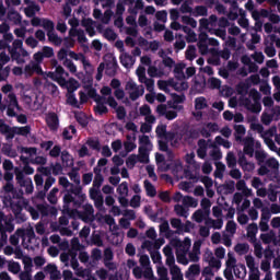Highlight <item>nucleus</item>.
<instances>
[{"label":"nucleus","mask_w":280,"mask_h":280,"mask_svg":"<svg viewBox=\"0 0 280 280\" xmlns=\"http://www.w3.org/2000/svg\"><path fill=\"white\" fill-rule=\"evenodd\" d=\"M156 136L159 137V145L162 152H166L167 150V142H171V145L176 147L178 145V136L167 132V126L159 125L156 127Z\"/></svg>","instance_id":"f257e3e1"},{"label":"nucleus","mask_w":280,"mask_h":280,"mask_svg":"<svg viewBox=\"0 0 280 280\" xmlns=\"http://www.w3.org/2000/svg\"><path fill=\"white\" fill-rule=\"evenodd\" d=\"M11 58L18 62V65H23L25 62V58L30 56V52L24 49L23 40L15 39L13 42V48L10 49Z\"/></svg>","instance_id":"f03ea898"},{"label":"nucleus","mask_w":280,"mask_h":280,"mask_svg":"<svg viewBox=\"0 0 280 280\" xmlns=\"http://www.w3.org/2000/svg\"><path fill=\"white\" fill-rule=\"evenodd\" d=\"M45 78H49L50 80H54V82H57L59 86H67V77H69V73L65 71V68L61 66H58L55 70V72H48L44 74Z\"/></svg>","instance_id":"7ed1b4c3"},{"label":"nucleus","mask_w":280,"mask_h":280,"mask_svg":"<svg viewBox=\"0 0 280 280\" xmlns=\"http://www.w3.org/2000/svg\"><path fill=\"white\" fill-rule=\"evenodd\" d=\"M125 91L130 95L131 100H137L145 93L142 85H138L135 81L129 80L125 85Z\"/></svg>","instance_id":"20e7f679"},{"label":"nucleus","mask_w":280,"mask_h":280,"mask_svg":"<svg viewBox=\"0 0 280 280\" xmlns=\"http://www.w3.org/2000/svg\"><path fill=\"white\" fill-rule=\"evenodd\" d=\"M19 237H22L23 242L25 243V240H34V230L27 229L26 231L18 230L15 234H13L10 237V242L13 246H16L19 244Z\"/></svg>","instance_id":"39448f33"},{"label":"nucleus","mask_w":280,"mask_h":280,"mask_svg":"<svg viewBox=\"0 0 280 280\" xmlns=\"http://www.w3.org/2000/svg\"><path fill=\"white\" fill-rule=\"evenodd\" d=\"M7 115L9 117H14L16 115V110H19V101H16V95L9 93L7 100Z\"/></svg>","instance_id":"423d86ee"},{"label":"nucleus","mask_w":280,"mask_h":280,"mask_svg":"<svg viewBox=\"0 0 280 280\" xmlns=\"http://www.w3.org/2000/svg\"><path fill=\"white\" fill-rule=\"evenodd\" d=\"M158 86L160 91H164L165 93H168L170 86H173L175 91H183L187 89V83H182V86H178L174 83V80H168V81L160 80L158 81Z\"/></svg>","instance_id":"0eeeda50"},{"label":"nucleus","mask_w":280,"mask_h":280,"mask_svg":"<svg viewBox=\"0 0 280 280\" xmlns=\"http://www.w3.org/2000/svg\"><path fill=\"white\" fill-rule=\"evenodd\" d=\"M54 56V48L49 47V46H45L42 51L35 52L33 58L35 60V62H38L40 65V62H43L44 58H52Z\"/></svg>","instance_id":"6e6552de"},{"label":"nucleus","mask_w":280,"mask_h":280,"mask_svg":"<svg viewBox=\"0 0 280 280\" xmlns=\"http://www.w3.org/2000/svg\"><path fill=\"white\" fill-rule=\"evenodd\" d=\"M34 73H37L38 75L43 74V69L40 68L39 62H31L25 66L24 75L26 78H31V75H34Z\"/></svg>","instance_id":"1a4fd4ad"},{"label":"nucleus","mask_w":280,"mask_h":280,"mask_svg":"<svg viewBox=\"0 0 280 280\" xmlns=\"http://www.w3.org/2000/svg\"><path fill=\"white\" fill-rule=\"evenodd\" d=\"M202 108H207V100L205 97H198L195 100V109L196 112L194 115L196 116L197 119H200L202 117Z\"/></svg>","instance_id":"9d476101"},{"label":"nucleus","mask_w":280,"mask_h":280,"mask_svg":"<svg viewBox=\"0 0 280 280\" xmlns=\"http://www.w3.org/2000/svg\"><path fill=\"white\" fill-rule=\"evenodd\" d=\"M140 115L145 117L147 124H154V121H156V118L154 117V115H152V109L148 105H143L140 107Z\"/></svg>","instance_id":"9b49d317"},{"label":"nucleus","mask_w":280,"mask_h":280,"mask_svg":"<svg viewBox=\"0 0 280 280\" xmlns=\"http://www.w3.org/2000/svg\"><path fill=\"white\" fill-rule=\"evenodd\" d=\"M107 104L112 108H115L118 119H124V117H126V109L124 107H117V101H115L114 97H108Z\"/></svg>","instance_id":"f8f14e48"},{"label":"nucleus","mask_w":280,"mask_h":280,"mask_svg":"<svg viewBox=\"0 0 280 280\" xmlns=\"http://www.w3.org/2000/svg\"><path fill=\"white\" fill-rule=\"evenodd\" d=\"M46 124L50 130H58V126H60V121L56 114H48L46 116Z\"/></svg>","instance_id":"ddd939ff"},{"label":"nucleus","mask_w":280,"mask_h":280,"mask_svg":"<svg viewBox=\"0 0 280 280\" xmlns=\"http://www.w3.org/2000/svg\"><path fill=\"white\" fill-rule=\"evenodd\" d=\"M69 57L73 60H79V62H82L84 69L91 70V62L84 57L82 54H75L74 51L69 52Z\"/></svg>","instance_id":"4468645a"},{"label":"nucleus","mask_w":280,"mask_h":280,"mask_svg":"<svg viewBox=\"0 0 280 280\" xmlns=\"http://www.w3.org/2000/svg\"><path fill=\"white\" fill-rule=\"evenodd\" d=\"M246 264L247 267L249 268V270H252V272H254V276L250 277V280H259V276L257 275V272H259L257 270V267L255 266V258H253L252 256H246Z\"/></svg>","instance_id":"2eb2a0df"},{"label":"nucleus","mask_w":280,"mask_h":280,"mask_svg":"<svg viewBox=\"0 0 280 280\" xmlns=\"http://www.w3.org/2000/svg\"><path fill=\"white\" fill-rule=\"evenodd\" d=\"M206 226H209V229H222L224 226V221L222 219L213 220L211 218L206 220Z\"/></svg>","instance_id":"dca6fc26"},{"label":"nucleus","mask_w":280,"mask_h":280,"mask_svg":"<svg viewBox=\"0 0 280 280\" xmlns=\"http://www.w3.org/2000/svg\"><path fill=\"white\" fill-rule=\"evenodd\" d=\"M61 88L67 89L69 93H73V91L80 89V83L74 79H69V81H66V85H61Z\"/></svg>","instance_id":"f3484780"},{"label":"nucleus","mask_w":280,"mask_h":280,"mask_svg":"<svg viewBox=\"0 0 280 280\" xmlns=\"http://www.w3.org/2000/svg\"><path fill=\"white\" fill-rule=\"evenodd\" d=\"M140 148L139 150H152V142L150 141V138L148 136H141L139 138Z\"/></svg>","instance_id":"a211bd4d"},{"label":"nucleus","mask_w":280,"mask_h":280,"mask_svg":"<svg viewBox=\"0 0 280 280\" xmlns=\"http://www.w3.org/2000/svg\"><path fill=\"white\" fill-rule=\"evenodd\" d=\"M83 25L90 36H95V23L91 19L83 20Z\"/></svg>","instance_id":"6ab92c4d"},{"label":"nucleus","mask_w":280,"mask_h":280,"mask_svg":"<svg viewBox=\"0 0 280 280\" xmlns=\"http://www.w3.org/2000/svg\"><path fill=\"white\" fill-rule=\"evenodd\" d=\"M217 130H219L218 125L214 122H210V124L206 125V127L201 130V135H202V137H209V135H211V132H217Z\"/></svg>","instance_id":"aec40b11"},{"label":"nucleus","mask_w":280,"mask_h":280,"mask_svg":"<svg viewBox=\"0 0 280 280\" xmlns=\"http://www.w3.org/2000/svg\"><path fill=\"white\" fill-rule=\"evenodd\" d=\"M120 62H121V65H124L126 67V69H130V67H132V65H135V58H132L128 54H122L120 56Z\"/></svg>","instance_id":"412c9836"},{"label":"nucleus","mask_w":280,"mask_h":280,"mask_svg":"<svg viewBox=\"0 0 280 280\" xmlns=\"http://www.w3.org/2000/svg\"><path fill=\"white\" fill-rule=\"evenodd\" d=\"M208 215H209V210H206V211H203V210H197V211L192 214V220H195V222L200 223V222H203V220H205L206 218H208Z\"/></svg>","instance_id":"4be33fe9"},{"label":"nucleus","mask_w":280,"mask_h":280,"mask_svg":"<svg viewBox=\"0 0 280 280\" xmlns=\"http://www.w3.org/2000/svg\"><path fill=\"white\" fill-rule=\"evenodd\" d=\"M78 38L79 43H86V36H84V32L78 31L75 28L70 30V37L71 38Z\"/></svg>","instance_id":"5701e85b"},{"label":"nucleus","mask_w":280,"mask_h":280,"mask_svg":"<svg viewBox=\"0 0 280 280\" xmlns=\"http://www.w3.org/2000/svg\"><path fill=\"white\" fill-rule=\"evenodd\" d=\"M234 275L237 279H244L246 277V267L242 264H237L234 267Z\"/></svg>","instance_id":"b1692460"},{"label":"nucleus","mask_w":280,"mask_h":280,"mask_svg":"<svg viewBox=\"0 0 280 280\" xmlns=\"http://www.w3.org/2000/svg\"><path fill=\"white\" fill-rule=\"evenodd\" d=\"M46 272L50 273L51 279H60V271H58L56 265H48L46 267Z\"/></svg>","instance_id":"393cba45"},{"label":"nucleus","mask_w":280,"mask_h":280,"mask_svg":"<svg viewBox=\"0 0 280 280\" xmlns=\"http://www.w3.org/2000/svg\"><path fill=\"white\" fill-rule=\"evenodd\" d=\"M240 165L245 172H253V170H255V164L246 161L244 158L240 159Z\"/></svg>","instance_id":"a878e982"},{"label":"nucleus","mask_w":280,"mask_h":280,"mask_svg":"<svg viewBox=\"0 0 280 280\" xmlns=\"http://www.w3.org/2000/svg\"><path fill=\"white\" fill-rule=\"evenodd\" d=\"M40 8L34 3L30 4L26 9H24V12L26 16H34L36 12H39Z\"/></svg>","instance_id":"bb28decb"},{"label":"nucleus","mask_w":280,"mask_h":280,"mask_svg":"<svg viewBox=\"0 0 280 280\" xmlns=\"http://www.w3.org/2000/svg\"><path fill=\"white\" fill-rule=\"evenodd\" d=\"M197 275H200V266L191 265L188 269V272H186L187 279L196 277Z\"/></svg>","instance_id":"cd10ccee"},{"label":"nucleus","mask_w":280,"mask_h":280,"mask_svg":"<svg viewBox=\"0 0 280 280\" xmlns=\"http://www.w3.org/2000/svg\"><path fill=\"white\" fill-rule=\"evenodd\" d=\"M171 275L173 280H183V272L177 266L171 267Z\"/></svg>","instance_id":"c85d7f7f"},{"label":"nucleus","mask_w":280,"mask_h":280,"mask_svg":"<svg viewBox=\"0 0 280 280\" xmlns=\"http://www.w3.org/2000/svg\"><path fill=\"white\" fill-rule=\"evenodd\" d=\"M13 36L12 34H5L3 36V39L0 40V49H5L7 47H9L10 43H12L13 40Z\"/></svg>","instance_id":"c756f323"},{"label":"nucleus","mask_w":280,"mask_h":280,"mask_svg":"<svg viewBox=\"0 0 280 280\" xmlns=\"http://www.w3.org/2000/svg\"><path fill=\"white\" fill-rule=\"evenodd\" d=\"M61 161L66 163L67 166L73 165V158L67 151L61 152Z\"/></svg>","instance_id":"7c9ffc66"},{"label":"nucleus","mask_w":280,"mask_h":280,"mask_svg":"<svg viewBox=\"0 0 280 280\" xmlns=\"http://www.w3.org/2000/svg\"><path fill=\"white\" fill-rule=\"evenodd\" d=\"M144 189L148 194V196H151V197H154L156 196V189L154 188V186L148 182V180H144Z\"/></svg>","instance_id":"2f4dec72"},{"label":"nucleus","mask_w":280,"mask_h":280,"mask_svg":"<svg viewBox=\"0 0 280 280\" xmlns=\"http://www.w3.org/2000/svg\"><path fill=\"white\" fill-rule=\"evenodd\" d=\"M244 152L245 154H249V156H253V138H247L245 140Z\"/></svg>","instance_id":"473e14b6"},{"label":"nucleus","mask_w":280,"mask_h":280,"mask_svg":"<svg viewBox=\"0 0 280 280\" xmlns=\"http://www.w3.org/2000/svg\"><path fill=\"white\" fill-rule=\"evenodd\" d=\"M236 189L245 194V196H250V189L246 188V183L244 180L237 182Z\"/></svg>","instance_id":"72a5a7b5"},{"label":"nucleus","mask_w":280,"mask_h":280,"mask_svg":"<svg viewBox=\"0 0 280 280\" xmlns=\"http://www.w3.org/2000/svg\"><path fill=\"white\" fill-rule=\"evenodd\" d=\"M183 205H185V207L196 208L198 207V200L194 199L192 197H184Z\"/></svg>","instance_id":"f704fd0d"},{"label":"nucleus","mask_w":280,"mask_h":280,"mask_svg":"<svg viewBox=\"0 0 280 280\" xmlns=\"http://www.w3.org/2000/svg\"><path fill=\"white\" fill-rule=\"evenodd\" d=\"M12 132H14V135H22L23 137H26V135H30V127H14Z\"/></svg>","instance_id":"c9c22d12"},{"label":"nucleus","mask_w":280,"mask_h":280,"mask_svg":"<svg viewBox=\"0 0 280 280\" xmlns=\"http://www.w3.org/2000/svg\"><path fill=\"white\" fill-rule=\"evenodd\" d=\"M148 74L151 78H161V75H163V72H161V70L156 69V67L150 66L148 69Z\"/></svg>","instance_id":"e433bc0d"},{"label":"nucleus","mask_w":280,"mask_h":280,"mask_svg":"<svg viewBox=\"0 0 280 280\" xmlns=\"http://www.w3.org/2000/svg\"><path fill=\"white\" fill-rule=\"evenodd\" d=\"M234 129H235V132H236V140L242 141V136L246 135V128H244V126H242V125H236L234 127Z\"/></svg>","instance_id":"4c0bfd02"},{"label":"nucleus","mask_w":280,"mask_h":280,"mask_svg":"<svg viewBox=\"0 0 280 280\" xmlns=\"http://www.w3.org/2000/svg\"><path fill=\"white\" fill-rule=\"evenodd\" d=\"M9 272H13V275H19V272H21V265H19V262L10 261Z\"/></svg>","instance_id":"58836bf2"},{"label":"nucleus","mask_w":280,"mask_h":280,"mask_svg":"<svg viewBox=\"0 0 280 280\" xmlns=\"http://www.w3.org/2000/svg\"><path fill=\"white\" fill-rule=\"evenodd\" d=\"M9 21H12L15 25L21 23V14L16 11H11L9 13Z\"/></svg>","instance_id":"ea45409f"},{"label":"nucleus","mask_w":280,"mask_h":280,"mask_svg":"<svg viewBox=\"0 0 280 280\" xmlns=\"http://www.w3.org/2000/svg\"><path fill=\"white\" fill-rule=\"evenodd\" d=\"M47 36L50 43H54L55 45H60V43H62V39H60V37H58V35H56L54 31L48 32Z\"/></svg>","instance_id":"a19ab883"},{"label":"nucleus","mask_w":280,"mask_h":280,"mask_svg":"<svg viewBox=\"0 0 280 280\" xmlns=\"http://www.w3.org/2000/svg\"><path fill=\"white\" fill-rule=\"evenodd\" d=\"M73 135H75V127L70 126L63 130L65 139H73Z\"/></svg>","instance_id":"79ce46f5"},{"label":"nucleus","mask_w":280,"mask_h":280,"mask_svg":"<svg viewBox=\"0 0 280 280\" xmlns=\"http://www.w3.org/2000/svg\"><path fill=\"white\" fill-rule=\"evenodd\" d=\"M63 66H66V68L69 69L70 73H77L78 71V67H75V63L69 59H66L63 61Z\"/></svg>","instance_id":"37998d69"},{"label":"nucleus","mask_w":280,"mask_h":280,"mask_svg":"<svg viewBox=\"0 0 280 280\" xmlns=\"http://www.w3.org/2000/svg\"><path fill=\"white\" fill-rule=\"evenodd\" d=\"M171 226L177 229L178 233H183V222H180V219H172Z\"/></svg>","instance_id":"c03bdc74"},{"label":"nucleus","mask_w":280,"mask_h":280,"mask_svg":"<svg viewBox=\"0 0 280 280\" xmlns=\"http://www.w3.org/2000/svg\"><path fill=\"white\" fill-rule=\"evenodd\" d=\"M140 82H141V84H145L147 91H149L150 93H152V91H154V80L148 79V77H147L143 81H140Z\"/></svg>","instance_id":"a18cd8bd"},{"label":"nucleus","mask_w":280,"mask_h":280,"mask_svg":"<svg viewBox=\"0 0 280 280\" xmlns=\"http://www.w3.org/2000/svg\"><path fill=\"white\" fill-rule=\"evenodd\" d=\"M237 264V260L235 259V256H233L232 253L228 254V260H226V267L228 268H235V266Z\"/></svg>","instance_id":"49530a36"},{"label":"nucleus","mask_w":280,"mask_h":280,"mask_svg":"<svg viewBox=\"0 0 280 280\" xmlns=\"http://www.w3.org/2000/svg\"><path fill=\"white\" fill-rule=\"evenodd\" d=\"M148 152V150H139L138 161H140V163H148V161H150Z\"/></svg>","instance_id":"de8ad7c7"},{"label":"nucleus","mask_w":280,"mask_h":280,"mask_svg":"<svg viewBox=\"0 0 280 280\" xmlns=\"http://www.w3.org/2000/svg\"><path fill=\"white\" fill-rule=\"evenodd\" d=\"M125 150L127 152H132V150H137V143H135V138L129 139L127 142H125Z\"/></svg>","instance_id":"09e8293b"},{"label":"nucleus","mask_w":280,"mask_h":280,"mask_svg":"<svg viewBox=\"0 0 280 280\" xmlns=\"http://www.w3.org/2000/svg\"><path fill=\"white\" fill-rule=\"evenodd\" d=\"M136 75L138 77L139 82L143 81L145 77V68L143 66H139L136 70Z\"/></svg>","instance_id":"8fccbe9b"},{"label":"nucleus","mask_w":280,"mask_h":280,"mask_svg":"<svg viewBox=\"0 0 280 280\" xmlns=\"http://www.w3.org/2000/svg\"><path fill=\"white\" fill-rule=\"evenodd\" d=\"M117 191L119 196H122V197L128 196V184L127 183L120 184L117 188Z\"/></svg>","instance_id":"3c124183"},{"label":"nucleus","mask_w":280,"mask_h":280,"mask_svg":"<svg viewBox=\"0 0 280 280\" xmlns=\"http://www.w3.org/2000/svg\"><path fill=\"white\" fill-rule=\"evenodd\" d=\"M42 27H44L48 33L54 32V22L43 19Z\"/></svg>","instance_id":"603ef678"},{"label":"nucleus","mask_w":280,"mask_h":280,"mask_svg":"<svg viewBox=\"0 0 280 280\" xmlns=\"http://www.w3.org/2000/svg\"><path fill=\"white\" fill-rule=\"evenodd\" d=\"M174 209H175V213L177 215H180L182 218H187V215H189L187 213V210H185V208L180 205H176Z\"/></svg>","instance_id":"864d4df0"},{"label":"nucleus","mask_w":280,"mask_h":280,"mask_svg":"<svg viewBox=\"0 0 280 280\" xmlns=\"http://www.w3.org/2000/svg\"><path fill=\"white\" fill-rule=\"evenodd\" d=\"M215 176H218L219 178H222V174H224V170H226V166L220 162L215 163Z\"/></svg>","instance_id":"5fc2aeb1"},{"label":"nucleus","mask_w":280,"mask_h":280,"mask_svg":"<svg viewBox=\"0 0 280 280\" xmlns=\"http://www.w3.org/2000/svg\"><path fill=\"white\" fill-rule=\"evenodd\" d=\"M22 261L24 264V270L26 272H30L32 270V259L30 258V256H24L22 258Z\"/></svg>","instance_id":"6e6d98bb"},{"label":"nucleus","mask_w":280,"mask_h":280,"mask_svg":"<svg viewBox=\"0 0 280 280\" xmlns=\"http://www.w3.org/2000/svg\"><path fill=\"white\" fill-rule=\"evenodd\" d=\"M183 32H185V34H187V40H189V43H195L196 33H194L191 30H189L187 27H183Z\"/></svg>","instance_id":"4d7b16f0"},{"label":"nucleus","mask_w":280,"mask_h":280,"mask_svg":"<svg viewBox=\"0 0 280 280\" xmlns=\"http://www.w3.org/2000/svg\"><path fill=\"white\" fill-rule=\"evenodd\" d=\"M187 60H194L196 58V47L189 46L186 50Z\"/></svg>","instance_id":"13d9d810"},{"label":"nucleus","mask_w":280,"mask_h":280,"mask_svg":"<svg viewBox=\"0 0 280 280\" xmlns=\"http://www.w3.org/2000/svg\"><path fill=\"white\" fill-rule=\"evenodd\" d=\"M58 194V188H52V190L48 195V200L51 202V205H56L58 202V198L56 195Z\"/></svg>","instance_id":"bf43d9fd"},{"label":"nucleus","mask_w":280,"mask_h":280,"mask_svg":"<svg viewBox=\"0 0 280 280\" xmlns=\"http://www.w3.org/2000/svg\"><path fill=\"white\" fill-rule=\"evenodd\" d=\"M102 183H104V177H102V175L97 174L94 178L92 188L100 189V187H102Z\"/></svg>","instance_id":"052dcab7"},{"label":"nucleus","mask_w":280,"mask_h":280,"mask_svg":"<svg viewBox=\"0 0 280 280\" xmlns=\"http://www.w3.org/2000/svg\"><path fill=\"white\" fill-rule=\"evenodd\" d=\"M268 220H270V217H262L260 220V224H259V229L260 231H268L269 226H268Z\"/></svg>","instance_id":"680f3d73"},{"label":"nucleus","mask_w":280,"mask_h":280,"mask_svg":"<svg viewBox=\"0 0 280 280\" xmlns=\"http://www.w3.org/2000/svg\"><path fill=\"white\" fill-rule=\"evenodd\" d=\"M158 275L160 279H167V269L162 265H158Z\"/></svg>","instance_id":"e2e57ef3"},{"label":"nucleus","mask_w":280,"mask_h":280,"mask_svg":"<svg viewBox=\"0 0 280 280\" xmlns=\"http://www.w3.org/2000/svg\"><path fill=\"white\" fill-rule=\"evenodd\" d=\"M67 102L70 106H78V98H75V94L73 93L67 94Z\"/></svg>","instance_id":"0e129e2a"},{"label":"nucleus","mask_w":280,"mask_h":280,"mask_svg":"<svg viewBox=\"0 0 280 280\" xmlns=\"http://www.w3.org/2000/svg\"><path fill=\"white\" fill-rule=\"evenodd\" d=\"M275 119V116L268 114V112H265L262 114V117H261V121L262 124H265L266 126H268V124H270V121H272Z\"/></svg>","instance_id":"69168bd1"},{"label":"nucleus","mask_w":280,"mask_h":280,"mask_svg":"<svg viewBox=\"0 0 280 280\" xmlns=\"http://www.w3.org/2000/svg\"><path fill=\"white\" fill-rule=\"evenodd\" d=\"M183 23H186V25H190V27H196L198 23L196 20L189 18V16H183L182 18Z\"/></svg>","instance_id":"338daca9"},{"label":"nucleus","mask_w":280,"mask_h":280,"mask_svg":"<svg viewBox=\"0 0 280 280\" xmlns=\"http://www.w3.org/2000/svg\"><path fill=\"white\" fill-rule=\"evenodd\" d=\"M226 161H228L229 167H235V165L237 163L235 160V155H233V153H228Z\"/></svg>","instance_id":"774afa93"}]
</instances>
